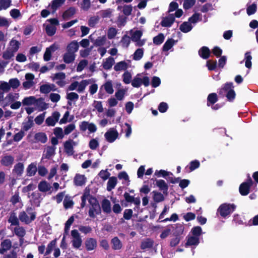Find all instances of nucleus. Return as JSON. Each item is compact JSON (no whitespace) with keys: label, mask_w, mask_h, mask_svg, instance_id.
Returning <instances> with one entry per match:
<instances>
[{"label":"nucleus","mask_w":258,"mask_h":258,"mask_svg":"<svg viewBox=\"0 0 258 258\" xmlns=\"http://www.w3.org/2000/svg\"><path fill=\"white\" fill-rule=\"evenodd\" d=\"M92 82V80H83L80 82L77 81L72 82L67 88V91L76 90L79 93L84 92L86 87Z\"/></svg>","instance_id":"nucleus-1"},{"label":"nucleus","mask_w":258,"mask_h":258,"mask_svg":"<svg viewBox=\"0 0 258 258\" xmlns=\"http://www.w3.org/2000/svg\"><path fill=\"white\" fill-rule=\"evenodd\" d=\"M36 218V213L31 208H27L26 211H22L19 215V220L26 224H29Z\"/></svg>","instance_id":"nucleus-2"},{"label":"nucleus","mask_w":258,"mask_h":258,"mask_svg":"<svg viewBox=\"0 0 258 258\" xmlns=\"http://www.w3.org/2000/svg\"><path fill=\"white\" fill-rule=\"evenodd\" d=\"M129 34L131 36L130 37L132 41L135 43V45L136 46L141 47L145 44L146 40L145 39H141L143 35L142 31L131 30L129 31Z\"/></svg>","instance_id":"nucleus-3"},{"label":"nucleus","mask_w":258,"mask_h":258,"mask_svg":"<svg viewBox=\"0 0 258 258\" xmlns=\"http://www.w3.org/2000/svg\"><path fill=\"white\" fill-rule=\"evenodd\" d=\"M233 88L232 83H227L221 88L220 93L222 95H225L229 101H232L235 97V93Z\"/></svg>","instance_id":"nucleus-4"},{"label":"nucleus","mask_w":258,"mask_h":258,"mask_svg":"<svg viewBox=\"0 0 258 258\" xmlns=\"http://www.w3.org/2000/svg\"><path fill=\"white\" fill-rule=\"evenodd\" d=\"M90 206L89 210V215L91 218H95L101 213V208L97 200L94 198L89 199Z\"/></svg>","instance_id":"nucleus-5"},{"label":"nucleus","mask_w":258,"mask_h":258,"mask_svg":"<svg viewBox=\"0 0 258 258\" xmlns=\"http://www.w3.org/2000/svg\"><path fill=\"white\" fill-rule=\"evenodd\" d=\"M235 209V206L233 204H224L219 207L218 211L221 216L225 217L233 212Z\"/></svg>","instance_id":"nucleus-6"},{"label":"nucleus","mask_w":258,"mask_h":258,"mask_svg":"<svg viewBox=\"0 0 258 258\" xmlns=\"http://www.w3.org/2000/svg\"><path fill=\"white\" fill-rule=\"evenodd\" d=\"M79 128L81 131L85 132L88 130L89 133L92 134L97 131V127L96 125L93 122L83 121L79 124Z\"/></svg>","instance_id":"nucleus-7"},{"label":"nucleus","mask_w":258,"mask_h":258,"mask_svg":"<svg viewBox=\"0 0 258 258\" xmlns=\"http://www.w3.org/2000/svg\"><path fill=\"white\" fill-rule=\"evenodd\" d=\"M141 75L138 74L134 77L132 81V85L135 88L140 87L142 84H144L145 86L149 85L150 80L148 77H144L143 79L140 77Z\"/></svg>","instance_id":"nucleus-8"},{"label":"nucleus","mask_w":258,"mask_h":258,"mask_svg":"<svg viewBox=\"0 0 258 258\" xmlns=\"http://www.w3.org/2000/svg\"><path fill=\"white\" fill-rule=\"evenodd\" d=\"M72 243L73 246L77 249H79L82 243V239L80 233L77 230H73L71 231Z\"/></svg>","instance_id":"nucleus-9"},{"label":"nucleus","mask_w":258,"mask_h":258,"mask_svg":"<svg viewBox=\"0 0 258 258\" xmlns=\"http://www.w3.org/2000/svg\"><path fill=\"white\" fill-rule=\"evenodd\" d=\"M35 76L31 73H27L25 75V81L22 83L25 90H28L34 87L36 84L34 81Z\"/></svg>","instance_id":"nucleus-10"},{"label":"nucleus","mask_w":258,"mask_h":258,"mask_svg":"<svg viewBox=\"0 0 258 258\" xmlns=\"http://www.w3.org/2000/svg\"><path fill=\"white\" fill-rule=\"evenodd\" d=\"M104 137L108 142L113 143L118 138V133L115 128H110L105 133Z\"/></svg>","instance_id":"nucleus-11"},{"label":"nucleus","mask_w":258,"mask_h":258,"mask_svg":"<svg viewBox=\"0 0 258 258\" xmlns=\"http://www.w3.org/2000/svg\"><path fill=\"white\" fill-rule=\"evenodd\" d=\"M60 116V114L58 112L54 111L51 116L46 118L45 123L48 126H54L58 121Z\"/></svg>","instance_id":"nucleus-12"},{"label":"nucleus","mask_w":258,"mask_h":258,"mask_svg":"<svg viewBox=\"0 0 258 258\" xmlns=\"http://www.w3.org/2000/svg\"><path fill=\"white\" fill-rule=\"evenodd\" d=\"M78 145V142L72 140H69L64 143V149L68 155H72L74 154V146Z\"/></svg>","instance_id":"nucleus-13"},{"label":"nucleus","mask_w":258,"mask_h":258,"mask_svg":"<svg viewBox=\"0 0 258 258\" xmlns=\"http://www.w3.org/2000/svg\"><path fill=\"white\" fill-rule=\"evenodd\" d=\"M253 182L251 179L249 177V179L247 182L242 183L239 186V192L242 196H246L249 193V187Z\"/></svg>","instance_id":"nucleus-14"},{"label":"nucleus","mask_w":258,"mask_h":258,"mask_svg":"<svg viewBox=\"0 0 258 258\" xmlns=\"http://www.w3.org/2000/svg\"><path fill=\"white\" fill-rule=\"evenodd\" d=\"M52 78L53 81L60 87H63L65 85L66 75L64 73L62 72L56 73Z\"/></svg>","instance_id":"nucleus-15"},{"label":"nucleus","mask_w":258,"mask_h":258,"mask_svg":"<svg viewBox=\"0 0 258 258\" xmlns=\"http://www.w3.org/2000/svg\"><path fill=\"white\" fill-rule=\"evenodd\" d=\"M12 247V243L10 239H6L3 240L0 245V253L4 254L9 250Z\"/></svg>","instance_id":"nucleus-16"},{"label":"nucleus","mask_w":258,"mask_h":258,"mask_svg":"<svg viewBox=\"0 0 258 258\" xmlns=\"http://www.w3.org/2000/svg\"><path fill=\"white\" fill-rule=\"evenodd\" d=\"M91 42L96 46H101L107 44V47H109L110 43L108 41L106 43L107 38L106 36H100L97 38L95 40H92L91 38Z\"/></svg>","instance_id":"nucleus-17"},{"label":"nucleus","mask_w":258,"mask_h":258,"mask_svg":"<svg viewBox=\"0 0 258 258\" xmlns=\"http://www.w3.org/2000/svg\"><path fill=\"white\" fill-rule=\"evenodd\" d=\"M58 48L57 45L55 44L47 48L43 56L44 60L45 61L49 60L51 58L52 53L57 50Z\"/></svg>","instance_id":"nucleus-18"},{"label":"nucleus","mask_w":258,"mask_h":258,"mask_svg":"<svg viewBox=\"0 0 258 258\" xmlns=\"http://www.w3.org/2000/svg\"><path fill=\"white\" fill-rule=\"evenodd\" d=\"M200 243V238L188 235L186 237V242L185 244L186 247L191 246H197Z\"/></svg>","instance_id":"nucleus-19"},{"label":"nucleus","mask_w":258,"mask_h":258,"mask_svg":"<svg viewBox=\"0 0 258 258\" xmlns=\"http://www.w3.org/2000/svg\"><path fill=\"white\" fill-rule=\"evenodd\" d=\"M24 165L23 163L19 162L16 164L13 169V173L17 176H21L24 172Z\"/></svg>","instance_id":"nucleus-20"},{"label":"nucleus","mask_w":258,"mask_h":258,"mask_svg":"<svg viewBox=\"0 0 258 258\" xmlns=\"http://www.w3.org/2000/svg\"><path fill=\"white\" fill-rule=\"evenodd\" d=\"M174 21V17L172 14L169 15L166 17L163 18L161 24L165 27H170Z\"/></svg>","instance_id":"nucleus-21"},{"label":"nucleus","mask_w":258,"mask_h":258,"mask_svg":"<svg viewBox=\"0 0 258 258\" xmlns=\"http://www.w3.org/2000/svg\"><path fill=\"white\" fill-rule=\"evenodd\" d=\"M130 61H121L115 64L114 70L115 71H125L129 67Z\"/></svg>","instance_id":"nucleus-22"},{"label":"nucleus","mask_w":258,"mask_h":258,"mask_svg":"<svg viewBox=\"0 0 258 258\" xmlns=\"http://www.w3.org/2000/svg\"><path fill=\"white\" fill-rule=\"evenodd\" d=\"M100 88L104 89L105 92L109 94H112L114 92L113 83L111 80H107L106 81V82L101 86Z\"/></svg>","instance_id":"nucleus-23"},{"label":"nucleus","mask_w":258,"mask_h":258,"mask_svg":"<svg viewBox=\"0 0 258 258\" xmlns=\"http://www.w3.org/2000/svg\"><path fill=\"white\" fill-rule=\"evenodd\" d=\"M86 181V178L85 175L77 174L74 179V182L77 186H82L85 184Z\"/></svg>","instance_id":"nucleus-24"},{"label":"nucleus","mask_w":258,"mask_h":258,"mask_svg":"<svg viewBox=\"0 0 258 258\" xmlns=\"http://www.w3.org/2000/svg\"><path fill=\"white\" fill-rule=\"evenodd\" d=\"M55 86L53 84H44L40 87V91L42 93L47 94L51 91L55 90Z\"/></svg>","instance_id":"nucleus-25"},{"label":"nucleus","mask_w":258,"mask_h":258,"mask_svg":"<svg viewBox=\"0 0 258 258\" xmlns=\"http://www.w3.org/2000/svg\"><path fill=\"white\" fill-rule=\"evenodd\" d=\"M76 12V9L75 8L70 7L63 12L62 17L64 20H67L73 16Z\"/></svg>","instance_id":"nucleus-26"},{"label":"nucleus","mask_w":258,"mask_h":258,"mask_svg":"<svg viewBox=\"0 0 258 258\" xmlns=\"http://www.w3.org/2000/svg\"><path fill=\"white\" fill-rule=\"evenodd\" d=\"M79 47V46L78 42L75 40H74L68 45L67 47V50L68 52L75 54V52L78 51Z\"/></svg>","instance_id":"nucleus-27"},{"label":"nucleus","mask_w":258,"mask_h":258,"mask_svg":"<svg viewBox=\"0 0 258 258\" xmlns=\"http://www.w3.org/2000/svg\"><path fill=\"white\" fill-rule=\"evenodd\" d=\"M66 0H53L50 5V7L52 11L55 12L64 4Z\"/></svg>","instance_id":"nucleus-28"},{"label":"nucleus","mask_w":258,"mask_h":258,"mask_svg":"<svg viewBox=\"0 0 258 258\" xmlns=\"http://www.w3.org/2000/svg\"><path fill=\"white\" fill-rule=\"evenodd\" d=\"M85 246L88 250H92L96 247L97 242L92 238H88L85 241Z\"/></svg>","instance_id":"nucleus-29"},{"label":"nucleus","mask_w":258,"mask_h":258,"mask_svg":"<svg viewBox=\"0 0 258 258\" xmlns=\"http://www.w3.org/2000/svg\"><path fill=\"white\" fill-rule=\"evenodd\" d=\"M19 94L18 93H10L5 97L4 100L6 102V105L19 99Z\"/></svg>","instance_id":"nucleus-30"},{"label":"nucleus","mask_w":258,"mask_h":258,"mask_svg":"<svg viewBox=\"0 0 258 258\" xmlns=\"http://www.w3.org/2000/svg\"><path fill=\"white\" fill-rule=\"evenodd\" d=\"M20 43L14 39H12L10 42V45L8 49L15 53L17 52L20 47Z\"/></svg>","instance_id":"nucleus-31"},{"label":"nucleus","mask_w":258,"mask_h":258,"mask_svg":"<svg viewBox=\"0 0 258 258\" xmlns=\"http://www.w3.org/2000/svg\"><path fill=\"white\" fill-rule=\"evenodd\" d=\"M36 102V98L35 96H29L25 97L22 100V104L24 106L35 105Z\"/></svg>","instance_id":"nucleus-32"},{"label":"nucleus","mask_w":258,"mask_h":258,"mask_svg":"<svg viewBox=\"0 0 258 258\" xmlns=\"http://www.w3.org/2000/svg\"><path fill=\"white\" fill-rule=\"evenodd\" d=\"M38 189L40 191L47 192L50 190L51 186L49 183L46 181H41L38 186Z\"/></svg>","instance_id":"nucleus-33"},{"label":"nucleus","mask_w":258,"mask_h":258,"mask_svg":"<svg viewBox=\"0 0 258 258\" xmlns=\"http://www.w3.org/2000/svg\"><path fill=\"white\" fill-rule=\"evenodd\" d=\"M75 57V54L67 51L63 55V59L66 63H70L74 61Z\"/></svg>","instance_id":"nucleus-34"},{"label":"nucleus","mask_w":258,"mask_h":258,"mask_svg":"<svg viewBox=\"0 0 258 258\" xmlns=\"http://www.w3.org/2000/svg\"><path fill=\"white\" fill-rule=\"evenodd\" d=\"M117 182V179L116 177L112 176L109 178L107 184V190L111 191L114 188Z\"/></svg>","instance_id":"nucleus-35"},{"label":"nucleus","mask_w":258,"mask_h":258,"mask_svg":"<svg viewBox=\"0 0 258 258\" xmlns=\"http://www.w3.org/2000/svg\"><path fill=\"white\" fill-rule=\"evenodd\" d=\"M27 174L29 176H32L35 174L37 171L36 164L32 163L27 168Z\"/></svg>","instance_id":"nucleus-36"},{"label":"nucleus","mask_w":258,"mask_h":258,"mask_svg":"<svg viewBox=\"0 0 258 258\" xmlns=\"http://www.w3.org/2000/svg\"><path fill=\"white\" fill-rule=\"evenodd\" d=\"M54 153L55 148L53 147H48L44 150L43 157L49 159L54 155Z\"/></svg>","instance_id":"nucleus-37"},{"label":"nucleus","mask_w":258,"mask_h":258,"mask_svg":"<svg viewBox=\"0 0 258 258\" xmlns=\"http://www.w3.org/2000/svg\"><path fill=\"white\" fill-rule=\"evenodd\" d=\"M35 105H36L40 111H43L48 108V104L44 102L42 98L36 99V102H35Z\"/></svg>","instance_id":"nucleus-38"},{"label":"nucleus","mask_w":258,"mask_h":258,"mask_svg":"<svg viewBox=\"0 0 258 258\" xmlns=\"http://www.w3.org/2000/svg\"><path fill=\"white\" fill-rule=\"evenodd\" d=\"M144 50L143 48H138L133 54V59L135 60H139L143 56Z\"/></svg>","instance_id":"nucleus-39"},{"label":"nucleus","mask_w":258,"mask_h":258,"mask_svg":"<svg viewBox=\"0 0 258 258\" xmlns=\"http://www.w3.org/2000/svg\"><path fill=\"white\" fill-rule=\"evenodd\" d=\"M193 26L189 22H185L180 26V30L183 33H187L189 32L192 28Z\"/></svg>","instance_id":"nucleus-40"},{"label":"nucleus","mask_w":258,"mask_h":258,"mask_svg":"<svg viewBox=\"0 0 258 258\" xmlns=\"http://www.w3.org/2000/svg\"><path fill=\"white\" fill-rule=\"evenodd\" d=\"M114 62V59L111 57H109L103 61V67L105 70H109L112 68Z\"/></svg>","instance_id":"nucleus-41"},{"label":"nucleus","mask_w":258,"mask_h":258,"mask_svg":"<svg viewBox=\"0 0 258 258\" xmlns=\"http://www.w3.org/2000/svg\"><path fill=\"white\" fill-rule=\"evenodd\" d=\"M14 161V158L11 156H6L3 158L1 163L4 166H8L11 165Z\"/></svg>","instance_id":"nucleus-42"},{"label":"nucleus","mask_w":258,"mask_h":258,"mask_svg":"<svg viewBox=\"0 0 258 258\" xmlns=\"http://www.w3.org/2000/svg\"><path fill=\"white\" fill-rule=\"evenodd\" d=\"M190 233L191 235L200 238V236L203 234V232L201 227L195 226L191 229Z\"/></svg>","instance_id":"nucleus-43"},{"label":"nucleus","mask_w":258,"mask_h":258,"mask_svg":"<svg viewBox=\"0 0 258 258\" xmlns=\"http://www.w3.org/2000/svg\"><path fill=\"white\" fill-rule=\"evenodd\" d=\"M199 55L204 59H207L210 55V50L206 46H203L199 51Z\"/></svg>","instance_id":"nucleus-44"},{"label":"nucleus","mask_w":258,"mask_h":258,"mask_svg":"<svg viewBox=\"0 0 258 258\" xmlns=\"http://www.w3.org/2000/svg\"><path fill=\"white\" fill-rule=\"evenodd\" d=\"M175 44V41L173 39H168L163 46V51H167L172 48Z\"/></svg>","instance_id":"nucleus-45"},{"label":"nucleus","mask_w":258,"mask_h":258,"mask_svg":"<svg viewBox=\"0 0 258 258\" xmlns=\"http://www.w3.org/2000/svg\"><path fill=\"white\" fill-rule=\"evenodd\" d=\"M35 139L37 142L45 143L47 140L46 135L44 133H38L35 135Z\"/></svg>","instance_id":"nucleus-46"},{"label":"nucleus","mask_w":258,"mask_h":258,"mask_svg":"<svg viewBox=\"0 0 258 258\" xmlns=\"http://www.w3.org/2000/svg\"><path fill=\"white\" fill-rule=\"evenodd\" d=\"M251 59L252 56L249 52H247L244 54V61H245V66L248 68L250 69L251 67Z\"/></svg>","instance_id":"nucleus-47"},{"label":"nucleus","mask_w":258,"mask_h":258,"mask_svg":"<svg viewBox=\"0 0 258 258\" xmlns=\"http://www.w3.org/2000/svg\"><path fill=\"white\" fill-rule=\"evenodd\" d=\"M92 105L94 108L93 111L97 110L99 113L103 111V108L101 101L94 100Z\"/></svg>","instance_id":"nucleus-48"},{"label":"nucleus","mask_w":258,"mask_h":258,"mask_svg":"<svg viewBox=\"0 0 258 258\" xmlns=\"http://www.w3.org/2000/svg\"><path fill=\"white\" fill-rule=\"evenodd\" d=\"M102 208L103 211L105 213H108L111 211L110 202L109 200L105 199L102 202Z\"/></svg>","instance_id":"nucleus-49"},{"label":"nucleus","mask_w":258,"mask_h":258,"mask_svg":"<svg viewBox=\"0 0 258 258\" xmlns=\"http://www.w3.org/2000/svg\"><path fill=\"white\" fill-rule=\"evenodd\" d=\"M156 184L160 190L163 191L168 190V185L164 180L162 179L157 180L156 181Z\"/></svg>","instance_id":"nucleus-50"},{"label":"nucleus","mask_w":258,"mask_h":258,"mask_svg":"<svg viewBox=\"0 0 258 258\" xmlns=\"http://www.w3.org/2000/svg\"><path fill=\"white\" fill-rule=\"evenodd\" d=\"M117 30L114 27L109 28L107 32V38L109 39H112L115 38L117 34Z\"/></svg>","instance_id":"nucleus-51"},{"label":"nucleus","mask_w":258,"mask_h":258,"mask_svg":"<svg viewBox=\"0 0 258 258\" xmlns=\"http://www.w3.org/2000/svg\"><path fill=\"white\" fill-rule=\"evenodd\" d=\"M131 38L127 35H124L121 38L120 42L123 47L127 48L131 43Z\"/></svg>","instance_id":"nucleus-52"},{"label":"nucleus","mask_w":258,"mask_h":258,"mask_svg":"<svg viewBox=\"0 0 258 258\" xmlns=\"http://www.w3.org/2000/svg\"><path fill=\"white\" fill-rule=\"evenodd\" d=\"M68 92L69 91H67V97H66L67 99L68 100L76 102L78 100L79 96V95L77 93L74 92Z\"/></svg>","instance_id":"nucleus-53"},{"label":"nucleus","mask_w":258,"mask_h":258,"mask_svg":"<svg viewBox=\"0 0 258 258\" xmlns=\"http://www.w3.org/2000/svg\"><path fill=\"white\" fill-rule=\"evenodd\" d=\"M11 0H0V11L8 9L11 6Z\"/></svg>","instance_id":"nucleus-54"},{"label":"nucleus","mask_w":258,"mask_h":258,"mask_svg":"<svg viewBox=\"0 0 258 258\" xmlns=\"http://www.w3.org/2000/svg\"><path fill=\"white\" fill-rule=\"evenodd\" d=\"M132 75L128 71H125L122 75L123 82L125 84H128L132 82Z\"/></svg>","instance_id":"nucleus-55"},{"label":"nucleus","mask_w":258,"mask_h":258,"mask_svg":"<svg viewBox=\"0 0 258 258\" xmlns=\"http://www.w3.org/2000/svg\"><path fill=\"white\" fill-rule=\"evenodd\" d=\"M8 221L11 224V225H18L19 223V219L15 213H12L10 214Z\"/></svg>","instance_id":"nucleus-56"},{"label":"nucleus","mask_w":258,"mask_h":258,"mask_svg":"<svg viewBox=\"0 0 258 258\" xmlns=\"http://www.w3.org/2000/svg\"><path fill=\"white\" fill-rule=\"evenodd\" d=\"M15 234L20 237H23L25 235V230L22 227L17 226L14 229Z\"/></svg>","instance_id":"nucleus-57"},{"label":"nucleus","mask_w":258,"mask_h":258,"mask_svg":"<svg viewBox=\"0 0 258 258\" xmlns=\"http://www.w3.org/2000/svg\"><path fill=\"white\" fill-rule=\"evenodd\" d=\"M46 32L48 36H53L56 32V28L53 25H47L45 27Z\"/></svg>","instance_id":"nucleus-58"},{"label":"nucleus","mask_w":258,"mask_h":258,"mask_svg":"<svg viewBox=\"0 0 258 258\" xmlns=\"http://www.w3.org/2000/svg\"><path fill=\"white\" fill-rule=\"evenodd\" d=\"M33 125V121L29 119L26 122L23 123L21 131H24V132H26L30 130Z\"/></svg>","instance_id":"nucleus-59"},{"label":"nucleus","mask_w":258,"mask_h":258,"mask_svg":"<svg viewBox=\"0 0 258 258\" xmlns=\"http://www.w3.org/2000/svg\"><path fill=\"white\" fill-rule=\"evenodd\" d=\"M53 133L57 139H62L64 137V133L62 129L59 127H56L53 130Z\"/></svg>","instance_id":"nucleus-60"},{"label":"nucleus","mask_w":258,"mask_h":258,"mask_svg":"<svg viewBox=\"0 0 258 258\" xmlns=\"http://www.w3.org/2000/svg\"><path fill=\"white\" fill-rule=\"evenodd\" d=\"M217 101V96L216 93L210 94L208 97V106L213 105Z\"/></svg>","instance_id":"nucleus-61"},{"label":"nucleus","mask_w":258,"mask_h":258,"mask_svg":"<svg viewBox=\"0 0 258 258\" xmlns=\"http://www.w3.org/2000/svg\"><path fill=\"white\" fill-rule=\"evenodd\" d=\"M9 83L10 88L17 89L20 85V82L17 78L11 79L9 80Z\"/></svg>","instance_id":"nucleus-62"},{"label":"nucleus","mask_w":258,"mask_h":258,"mask_svg":"<svg viewBox=\"0 0 258 258\" xmlns=\"http://www.w3.org/2000/svg\"><path fill=\"white\" fill-rule=\"evenodd\" d=\"M165 37L162 33H160L153 38V43L156 45L161 44L164 41Z\"/></svg>","instance_id":"nucleus-63"},{"label":"nucleus","mask_w":258,"mask_h":258,"mask_svg":"<svg viewBox=\"0 0 258 258\" xmlns=\"http://www.w3.org/2000/svg\"><path fill=\"white\" fill-rule=\"evenodd\" d=\"M88 63V60L86 59L81 60L78 63V65L77 67V71L78 72H82L84 69V68L87 66Z\"/></svg>","instance_id":"nucleus-64"}]
</instances>
